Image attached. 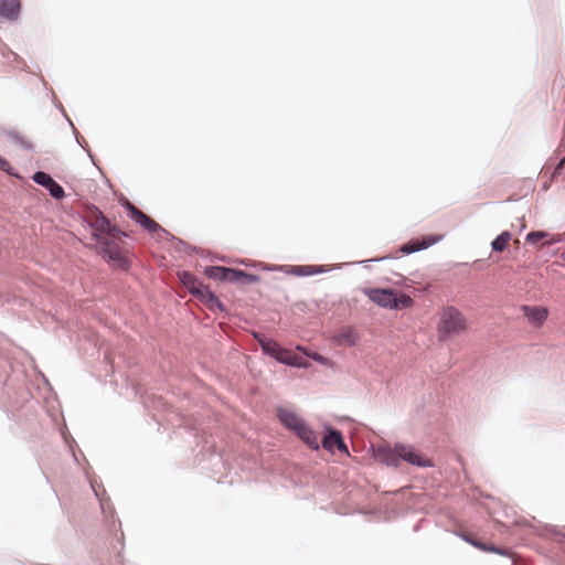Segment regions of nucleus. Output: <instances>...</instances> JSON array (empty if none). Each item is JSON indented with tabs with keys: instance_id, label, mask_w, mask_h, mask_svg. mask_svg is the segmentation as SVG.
I'll use <instances>...</instances> for the list:
<instances>
[{
	"instance_id": "3",
	"label": "nucleus",
	"mask_w": 565,
	"mask_h": 565,
	"mask_svg": "<svg viewBox=\"0 0 565 565\" xmlns=\"http://www.w3.org/2000/svg\"><path fill=\"white\" fill-rule=\"evenodd\" d=\"M364 294L377 306L387 309H407L414 305V300L408 295L393 289L367 288Z\"/></svg>"
},
{
	"instance_id": "18",
	"label": "nucleus",
	"mask_w": 565,
	"mask_h": 565,
	"mask_svg": "<svg viewBox=\"0 0 565 565\" xmlns=\"http://www.w3.org/2000/svg\"><path fill=\"white\" fill-rule=\"evenodd\" d=\"M337 436H342V434L339 430H330V433L322 439V447L326 450L332 451L333 448L337 447L334 439Z\"/></svg>"
},
{
	"instance_id": "9",
	"label": "nucleus",
	"mask_w": 565,
	"mask_h": 565,
	"mask_svg": "<svg viewBox=\"0 0 565 565\" xmlns=\"http://www.w3.org/2000/svg\"><path fill=\"white\" fill-rule=\"evenodd\" d=\"M33 181L50 191V194L55 199H63L65 192L63 188L47 173L38 171L33 175Z\"/></svg>"
},
{
	"instance_id": "27",
	"label": "nucleus",
	"mask_w": 565,
	"mask_h": 565,
	"mask_svg": "<svg viewBox=\"0 0 565 565\" xmlns=\"http://www.w3.org/2000/svg\"><path fill=\"white\" fill-rule=\"evenodd\" d=\"M347 343H348L349 345H354V344L356 343V337H355L354 334L350 333V334L348 335V341H347Z\"/></svg>"
},
{
	"instance_id": "11",
	"label": "nucleus",
	"mask_w": 565,
	"mask_h": 565,
	"mask_svg": "<svg viewBox=\"0 0 565 565\" xmlns=\"http://www.w3.org/2000/svg\"><path fill=\"white\" fill-rule=\"evenodd\" d=\"M179 279L183 286L186 287L188 290L195 297H199L201 291L206 288V286L199 281L198 278L189 271L179 273Z\"/></svg>"
},
{
	"instance_id": "21",
	"label": "nucleus",
	"mask_w": 565,
	"mask_h": 565,
	"mask_svg": "<svg viewBox=\"0 0 565 565\" xmlns=\"http://www.w3.org/2000/svg\"><path fill=\"white\" fill-rule=\"evenodd\" d=\"M469 542H470L473 546H476V547H478V548H480V550H482V551H486V552H494V553H498V554H503V552H502L500 548H497V547H494V546H488V545L482 544V543H480V542H478V541H475V540H469Z\"/></svg>"
},
{
	"instance_id": "25",
	"label": "nucleus",
	"mask_w": 565,
	"mask_h": 565,
	"mask_svg": "<svg viewBox=\"0 0 565 565\" xmlns=\"http://www.w3.org/2000/svg\"><path fill=\"white\" fill-rule=\"evenodd\" d=\"M564 166H565V157H564V158H563V159L557 163V166L554 168V171L552 172V177H551V179H552V180H553L554 178H556V177L561 173V171H562V169L564 168Z\"/></svg>"
},
{
	"instance_id": "7",
	"label": "nucleus",
	"mask_w": 565,
	"mask_h": 565,
	"mask_svg": "<svg viewBox=\"0 0 565 565\" xmlns=\"http://www.w3.org/2000/svg\"><path fill=\"white\" fill-rule=\"evenodd\" d=\"M397 454H399V460H404L417 467H431V461L417 451L413 446L397 444Z\"/></svg>"
},
{
	"instance_id": "16",
	"label": "nucleus",
	"mask_w": 565,
	"mask_h": 565,
	"mask_svg": "<svg viewBox=\"0 0 565 565\" xmlns=\"http://www.w3.org/2000/svg\"><path fill=\"white\" fill-rule=\"evenodd\" d=\"M263 350L274 356L275 359H277L278 354H279V351H280V345L276 342V341H273L270 339H267V338H262V339H258Z\"/></svg>"
},
{
	"instance_id": "14",
	"label": "nucleus",
	"mask_w": 565,
	"mask_h": 565,
	"mask_svg": "<svg viewBox=\"0 0 565 565\" xmlns=\"http://www.w3.org/2000/svg\"><path fill=\"white\" fill-rule=\"evenodd\" d=\"M20 0H0V15L13 20L20 11Z\"/></svg>"
},
{
	"instance_id": "23",
	"label": "nucleus",
	"mask_w": 565,
	"mask_h": 565,
	"mask_svg": "<svg viewBox=\"0 0 565 565\" xmlns=\"http://www.w3.org/2000/svg\"><path fill=\"white\" fill-rule=\"evenodd\" d=\"M548 239L544 243L545 245H553L555 243H559L564 239V234L550 235Z\"/></svg>"
},
{
	"instance_id": "20",
	"label": "nucleus",
	"mask_w": 565,
	"mask_h": 565,
	"mask_svg": "<svg viewBox=\"0 0 565 565\" xmlns=\"http://www.w3.org/2000/svg\"><path fill=\"white\" fill-rule=\"evenodd\" d=\"M548 236V233L546 232H543V231H534V232H531L526 235V242L527 243H536L541 239H544V238H547Z\"/></svg>"
},
{
	"instance_id": "19",
	"label": "nucleus",
	"mask_w": 565,
	"mask_h": 565,
	"mask_svg": "<svg viewBox=\"0 0 565 565\" xmlns=\"http://www.w3.org/2000/svg\"><path fill=\"white\" fill-rule=\"evenodd\" d=\"M436 241H429V242H422V243H414V244H407L402 247V250L406 254L414 253L417 250H420L423 248H427L431 244H434Z\"/></svg>"
},
{
	"instance_id": "29",
	"label": "nucleus",
	"mask_w": 565,
	"mask_h": 565,
	"mask_svg": "<svg viewBox=\"0 0 565 565\" xmlns=\"http://www.w3.org/2000/svg\"><path fill=\"white\" fill-rule=\"evenodd\" d=\"M548 186H550V184H547V183H545V184H544V189H545V190H547V189H548Z\"/></svg>"
},
{
	"instance_id": "6",
	"label": "nucleus",
	"mask_w": 565,
	"mask_h": 565,
	"mask_svg": "<svg viewBox=\"0 0 565 565\" xmlns=\"http://www.w3.org/2000/svg\"><path fill=\"white\" fill-rule=\"evenodd\" d=\"M116 238H98L97 244L102 249V254L104 257L108 258V260L115 263L117 266L121 268H127V257L124 250L116 243Z\"/></svg>"
},
{
	"instance_id": "13",
	"label": "nucleus",
	"mask_w": 565,
	"mask_h": 565,
	"mask_svg": "<svg viewBox=\"0 0 565 565\" xmlns=\"http://www.w3.org/2000/svg\"><path fill=\"white\" fill-rule=\"evenodd\" d=\"M277 360L281 363L298 367H306L308 365V362L302 356H299L292 351L282 348L279 351Z\"/></svg>"
},
{
	"instance_id": "2",
	"label": "nucleus",
	"mask_w": 565,
	"mask_h": 565,
	"mask_svg": "<svg viewBox=\"0 0 565 565\" xmlns=\"http://www.w3.org/2000/svg\"><path fill=\"white\" fill-rule=\"evenodd\" d=\"M278 418L286 428L292 430L306 445L315 450L319 449L318 435L294 411L280 408L278 409Z\"/></svg>"
},
{
	"instance_id": "17",
	"label": "nucleus",
	"mask_w": 565,
	"mask_h": 565,
	"mask_svg": "<svg viewBox=\"0 0 565 565\" xmlns=\"http://www.w3.org/2000/svg\"><path fill=\"white\" fill-rule=\"evenodd\" d=\"M511 239V234L509 232L501 233L493 242L492 248L495 252H503L508 246Z\"/></svg>"
},
{
	"instance_id": "1",
	"label": "nucleus",
	"mask_w": 565,
	"mask_h": 565,
	"mask_svg": "<svg viewBox=\"0 0 565 565\" xmlns=\"http://www.w3.org/2000/svg\"><path fill=\"white\" fill-rule=\"evenodd\" d=\"M436 330L438 339L446 341L466 333L469 330V321L455 306H445L438 311Z\"/></svg>"
},
{
	"instance_id": "24",
	"label": "nucleus",
	"mask_w": 565,
	"mask_h": 565,
	"mask_svg": "<svg viewBox=\"0 0 565 565\" xmlns=\"http://www.w3.org/2000/svg\"><path fill=\"white\" fill-rule=\"evenodd\" d=\"M320 270L316 269L315 267L312 266H303V267H299V273L302 274V275H313V274H317L319 273Z\"/></svg>"
},
{
	"instance_id": "5",
	"label": "nucleus",
	"mask_w": 565,
	"mask_h": 565,
	"mask_svg": "<svg viewBox=\"0 0 565 565\" xmlns=\"http://www.w3.org/2000/svg\"><path fill=\"white\" fill-rule=\"evenodd\" d=\"M204 274L211 279L230 282L250 284L258 280L256 276L243 270L222 266H209L205 268Z\"/></svg>"
},
{
	"instance_id": "26",
	"label": "nucleus",
	"mask_w": 565,
	"mask_h": 565,
	"mask_svg": "<svg viewBox=\"0 0 565 565\" xmlns=\"http://www.w3.org/2000/svg\"><path fill=\"white\" fill-rule=\"evenodd\" d=\"M0 169L2 171H6V172H9V169H10V163L8 160H6L4 158L0 157Z\"/></svg>"
},
{
	"instance_id": "28",
	"label": "nucleus",
	"mask_w": 565,
	"mask_h": 565,
	"mask_svg": "<svg viewBox=\"0 0 565 565\" xmlns=\"http://www.w3.org/2000/svg\"><path fill=\"white\" fill-rule=\"evenodd\" d=\"M315 360H317V361H322V356H321V355H319V354H316V355H315Z\"/></svg>"
},
{
	"instance_id": "10",
	"label": "nucleus",
	"mask_w": 565,
	"mask_h": 565,
	"mask_svg": "<svg viewBox=\"0 0 565 565\" xmlns=\"http://www.w3.org/2000/svg\"><path fill=\"white\" fill-rule=\"evenodd\" d=\"M522 311L527 320L536 327H541L548 316V310L545 307L523 306Z\"/></svg>"
},
{
	"instance_id": "4",
	"label": "nucleus",
	"mask_w": 565,
	"mask_h": 565,
	"mask_svg": "<svg viewBox=\"0 0 565 565\" xmlns=\"http://www.w3.org/2000/svg\"><path fill=\"white\" fill-rule=\"evenodd\" d=\"M86 220L93 228V236L96 239V243L98 242V238L103 239L110 237L121 239L122 236H126V234L116 225L111 224V222L97 207L88 210Z\"/></svg>"
},
{
	"instance_id": "12",
	"label": "nucleus",
	"mask_w": 565,
	"mask_h": 565,
	"mask_svg": "<svg viewBox=\"0 0 565 565\" xmlns=\"http://www.w3.org/2000/svg\"><path fill=\"white\" fill-rule=\"evenodd\" d=\"M399 454H397V445L391 447H379L376 458L387 465L397 467L399 465Z\"/></svg>"
},
{
	"instance_id": "22",
	"label": "nucleus",
	"mask_w": 565,
	"mask_h": 565,
	"mask_svg": "<svg viewBox=\"0 0 565 565\" xmlns=\"http://www.w3.org/2000/svg\"><path fill=\"white\" fill-rule=\"evenodd\" d=\"M334 439H335V444H337L338 450L341 451V452H344L345 455L349 456L350 454H349V450H348V446L343 441L342 436H337Z\"/></svg>"
},
{
	"instance_id": "15",
	"label": "nucleus",
	"mask_w": 565,
	"mask_h": 565,
	"mask_svg": "<svg viewBox=\"0 0 565 565\" xmlns=\"http://www.w3.org/2000/svg\"><path fill=\"white\" fill-rule=\"evenodd\" d=\"M198 298L211 310L224 309L222 302L207 287L201 291Z\"/></svg>"
},
{
	"instance_id": "8",
	"label": "nucleus",
	"mask_w": 565,
	"mask_h": 565,
	"mask_svg": "<svg viewBox=\"0 0 565 565\" xmlns=\"http://www.w3.org/2000/svg\"><path fill=\"white\" fill-rule=\"evenodd\" d=\"M126 207L129 212V217L134 220L136 223L140 224L142 227H145L147 231L151 233H156L159 230H161V226L150 218L148 215H146L142 211L137 209L132 203L129 201L126 202Z\"/></svg>"
}]
</instances>
